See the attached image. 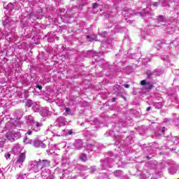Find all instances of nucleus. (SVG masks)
<instances>
[{"label": "nucleus", "mask_w": 179, "mask_h": 179, "mask_svg": "<svg viewBox=\"0 0 179 179\" xmlns=\"http://www.w3.org/2000/svg\"><path fill=\"white\" fill-rule=\"evenodd\" d=\"M71 1H73V0H71Z\"/></svg>", "instance_id": "nucleus-59"}, {"label": "nucleus", "mask_w": 179, "mask_h": 179, "mask_svg": "<svg viewBox=\"0 0 179 179\" xmlns=\"http://www.w3.org/2000/svg\"><path fill=\"white\" fill-rule=\"evenodd\" d=\"M74 146L76 150H79L81 148H83V144L82 143V141H80L79 142L76 143Z\"/></svg>", "instance_id": "nucleus-19"}, {"label": "nucleus", "mask_w": 179, "mask_h": 179, "mask_svg": "<svg viewBox=\"0 0 179 179\" xmlns=\"http://www.w3.org/2000/svg\"><path fill=\"white\" fill-rule=\"evenodd\" d=\"M24 143H29V142L27 141V137H25L24 138Z\"/></svg>", "instance_id": "nucleus-41"}, {"label": "nucleus", "mask_w": 179, "mask_h": 179, "mask_svg": "<svg viewBox=\"0 0 179 179\" xmlns=\"http://www.w3.org/2000/svg\"><path fill=\"white\" fill-rule=\"evenodd\" d=\"M155 73V76H160V75H162L164 71L162 69H157L154 71Z\"/></svg>", "instance_id": "nucleus-22"}, {"label": "nucleus", "mask_w": 179, "mask_h": 179, "mask_svg": "<svg viewBox=\"0 0 179 179\" xmlns=\"http://www.w3.org/2000/svg\"><path fill=\"white\" fill-rule=\"evenodd\" d=\"M83 125V123L81 124V126Z\"/></svg>", "instance_id": "nucleus-57"}, {"label": "nucleus", "mask_w": 179, "mask_h": 179, "mask_svg": "<svg viewBox=\"0 0 179 179\" xmlns=\"http://www.w3.org/2000/svg\"><path fill=\"white\" fill-rule=\"evenodd\" d=\"M152 110V107L149 106L147 108L146 111H150Z\"/></svg>", "instance_id": "nucleus-44"}, {"label": "nucleus", "mask_w": 179, "mask_h": 179, "mask_svg": "<svg viewBox=\"0 0 179 179\" xmlns=\"http://www.w3.org/2000/svg\"><path fill=\"white\" fill-rule=\"evenodd\" d=\"M107 162H108V159H106L105 161L103 159L101 160V165L102 166V169H106L107 167H108V164H107Z\"/></svg>", "instance_id": "nucleus-20"}, {"label": "nucleus", "mask_w": 179, "mask_h": 179, "mask_svg": "<svg viewBox=\"0 0 179 179\" xmlns=\"http://www.w3.org/2000/svg\"><path fill=\"white\" fill-rule=\"evenodd\" d=\"M142 86H145V89L150 90L153 89V85L150 83L146 82L145 80H143L141 82Z\"/></svg>", "instance_id": "nucleus-12"}, {"label": "nucleus", "mask_w": 179, "mask_h": 179, "mask_svg": "<svg viewBox=\"0 0 179 179\" xmlns=\"http://www.w3.org/2000/svg\"><path fill=\"white\" fill-rule=\"evenodd\" d=\"M114 176L115 177H117V178L124 177V172H122V171L121 170L115 171L114 172Z\"/></svg>", "instance_id": "nucleus-18"}, {"label": "nucleus", "mask_w": 179, "mask_h": 179, "mask_svg": "<svg viewBox=\"0 0 179 179\" xmlns=\"http://www.w3.org/2000/svg\"><path fill=\"white\" fill-rule=\"evenodd\" d=\"M150 59H147V62H150Z\"/></svg>", "instance_id": "nucleus-54"}, {"label": "nucleus", "mask_w": 179, "mask_h": 179, "mask_svg": "<svg viewBox=\"0 0 179 179\" xmlns=\"http://www.w3.org/2000/svg\"><path fill=\"white\" fill-rule=\"evenodd\" d=\"M115 141L116 146H118V145H130L131 142H128L129 141V138H127L126 140L124 141V140H122L121 136H117L115 137Z\"/></svg>", "instance_id": "nucleus-4"}, {"label": "nucleus", "mask_w": 179, "mask_h": 179, "mask_svg": "<svg viewBox=\"0 0 179 179\" xmlns=\"http://www.w3.org/2000/svg\"><path fill=\"white\" fill-rule=\"evenodd\" d=\"M80 159L82 162H86V160H87V156H86L85 154H81L80 156Z\"/></svg>", "instance_id": "nucleus-25"}, {"label": "nucleus", "mask_w": 179, "mask_h": 179, "mask_svg": "<svg viewBox=\"0 0 179 179\" xmlns=\"http://www.w3.org/2000/svg\"><path fill=\"white\" fill-rule=\"evenodd\" d=\"M124 87L126 88V89H129V87H131V85H129V84H125L124 85Z\"/></svg>", "instance_id": "nucleus-38"}, {"label": "nucleus", "mask_w": 179, "mask_h": 179, "mask_svg": "<svg viewBox=\"0 0 179 179\" xmlns=\"http://www.w3.org/2000/svg\"><path fill=\"white\" fill-rule=\"evenodd\" d=\"M113 89L114 90H120L121 86H120L119 85H116L114 86Z\"/></svg>", "instance_id": "nucleus-30"}, {"label": "nucleus", "mask_w": 179, "mask_h": 179, "mask_svg": "<svg viewBox=\"0 0 179 179\" xmlns=\"http://www.w3.org/2000/svg\"><path fill=\"white\" fill-rule=\"evenodd\" d=\"M39 13H41L39 14V16H41V15H43V12L41 11V10H39Z\"/></svg>", "instance_id": "nucleus-49"}, {"label": "nucleus", "mask_w": 179, "mask_h": 179, "mask_svg": "<svg viewBox=\"0 0 179 179\" xmlns=\"http://www.w3.org/2000/svg\"><path fill=\"white\" fill-rule=\"evenodd\" d=\"M36 88L39 89V90H41V89H43V87L41 85H36Z\"/></svg>", "instance_id": "nucleus-40"}, {"label": "nucleus", "mask_w": 179, "mask_h": 179, "mask_svg": "<svg viewBox=\"0 0 179 179\" xmlns=\"http://www.w3.org/2000/svg\"><path fill=\"white\" fill-rule=\"evenodd\" d=\"M92 8L96 9V8H99V4H97V3H92Z\"/></svg>", "instance_id": "nucleus-32"}, {"label": "nucleus", "mask_w": 179, "mask_h": 179, "mask_svg": "<svg viewBox=\"0 0 179 179\" xmlns=\"http://www.w3.org/2000/svg\"><path fill=\"white\" fill-rule=\"evenodd\" d=\"M27 134V135H31L32 132L31 131H28Z\"/></svg>", "instance_id": "nucleus-47"}, {"label": "nucleus", "mask_w": 179, "mask_h": 179, "mask_svg": "<svg viewBox=\"0 0 179 179\" xmlns=\"http://www.w3.org/2000/svg\"><path fill=\"white\" fill-rule=\"evenodd\" d=\"M41 176L42 177H48L50 176V170L48 169H41Z\"/></svg>", "instance_id": "nucleus-16"}, {"label": "nucleus", "mask_w": 179, "mask_h": 179, "mask_svg": "<svg viewBox=\"0 0 179 179\" xmlns=\"http://www.w3.org/2000/svg\"><path fill=\"white\" fill-rule=\"evenodd\" d=\"M87 40H89V41H93V40H94L93 38H91L90 36H89V35L87 36Z\"/></svg>", "instance_id": "nucleus-37"}, {"label": "nucleus", "mask_w": 179, "mask_h": 179, "mask_svg": "<svg viewBox=\"0 0 179 179\" xmlns=\"http://www.w3.org/2000/svg\"><path fill=\"white\" fill-rule=\"evenodd\" d=\"M145 166L150 170H153V169H156V162L153 161L148 162L145 164Z\"/></svg>", "instance_id": "nucleus-13"}, {"label": "nucleus", "mask_w": 179, "mask_h": 179, "mask_svg": "<svg viewBox=\"0 0 179 179\" xmlns=\"http://www.w3.org/2000/svg\"><path fill=\"white\" fill-rule=\"evenodd\" d=\"M38 108H40V106H38V105H37V104H36V103H34V104L33 105V109H34V110L37 111V110H38Z\"/></svg>", "instance_id": "nucleus-29"}, {"label": "nucleus", "mask_w": 179, "mask_h": 179, "mask_svg": "<svg viewBox=\"0 0 179 179\" xmlns=\"http://www.w3.org/2000/svg\"><path fill=\"white\" fill-rule=\"evenodd\" d=\"M6 24H9V19L6 20L3 22V26H6Z\"/></svg>", "instance_id": "nucleus-33"}, {"label": "nucleus", "mask_w": 179, "mask_h": 179, "mask_svg": "<svg viewBox=\"0 0 179 179\" xmlns=\"http://www.w3.org/2000/svg\"><path fill=\"white\" fill-rule=\"evenodd\" d=\"M66 113H68V108H65Z\"/></svg>", "instance_id": "nucleus-53"}, {"label": "nucleus", "mask_w": 179, "mask_h": 179, "mask_svg": "<svg viewBox=\"0 0 179 179\" xmlns=\"http://www.w3.org/2000/svg\"><path fill=\"white\" fill-rule=\"evenodd\" d=\"M159 174H163V173L162 171L159 172Z\"/></svg>", "instance_id": "nucleus-56"}, {"label": "nucleus", "mask_w": 179, "mask_h": 179, "mask_svg": "<svg viewBox=\"0 0 179 179\" xmlns=\"http://www.w3.org/2000/svg\"><path fill=\"white\" fill-rule=\"evenodd\" d=\"M75 177H76V176H75V175H74V176H72V175H71V178H75Z\"/></svg>", "instance_id": "nucleus-52"}, {"label": "nucleus", "mask_w": 179, "mask_h": 179, "mask_svg": "<svg viewBox=\"0 0 179 179\" xmlns=\"http://www.w3.org/2000/svg\"><path fill=\"white\" fill-rule=\"evenodd\" d=\"M176 127H179V125H176Z\"/></svg>", "instance_id": "nucleus-58"}, {"label": "nucleus", "mask_w": 179, "mask_h": 179, "mask_svg": "<svg viewBox=\"0 0 179 179\" xmlns=\"http://www.w3.org/2000/svg\"><path fill=\"white\" fill-rule=\"evenodd\" d=\"M153 5H154V6H157V2H155V3H153Z\"/></svg>", "instance_id": "nucleus-51"}, {"label": "nucleus", "mask_w": 179, "mask_h": 179, "mask_svg": "<svg viewBox=\"0 0 179 179\" xmlns=\"http://www.w3.org/2000/svg\"><path fill=\"white\" fill-rule=\"evenodd\" d=\"M174 73H176V75H179V70L175 71Z\"/></svg>", "instance_id": "nucleus-46"}, {"label": "nucleus", "mask_w": 179, "mask_h": 179, "mask_svg": "<svg viewBox=\"0 0 179 179\" xmlns=\"http://www.w3.org/2000/svg\"><path fill=\"white\" fill-rule=\"evenodd\" d=\"M166 131V127H163L162 129V133L164 134V131Z\"/></svg>", "instance_id": "nucleus-45"}, {"label": "nucleus", "mask_w": 179, "mask_h": 179, "mask_svg": "<svg viewBox=\"0 0 179 179\" xmlns=\"http://www.w3.org/2000/svg\"><path fill=\"white\" fill-rule=\"evenodd\" d=\"M153 76H156L155 71L150 72V73H147V78L148 79H152V77H153Z\"/></svg>", "instance_id": "nucleus-24"}, {"label": "nucleus", "mask_w": 179, "mask_h": 179, "mask_svg": "<svg viewBox=\"0 0 179 179\" xmlns=\"http://www.w3.org/2000/svg\"><path fill=\"white\" fill-rule=\"evenodd\" d=\"M73 134V131L72 129L69 130V131H68L69 135H72Z\"/></svg>", "instance_id": "nucleus-39"}, {"label": "nucleus", "mask_w": 179, "mask_h": 179, "mask_svg": "<svg viewBox=\"0 0 179 179\" xmlns=\"http://www.w3.org/2000/svg\"><path fill=\"white\" fill-rule=\"evenodd\" d=\"M68 115H73V112L71 111L70 108H68Z\"/></svg>", "instance_id": "nucleus-35"}, {"label": "nucleus", "mask_w": 179, "mask_h": 179, "mask_svg": "<svg viewBox=\"0 0 179 179\" xmlns=\"http://www.w3.org/2000/svg\"><path fill=\"white\" fill-rule=\"evenodd\" d=\"M161 59H162V61H167V62H170V59L169 58V56H167V55L162 56L161 57Z\"/></svg>", "instance_id": "nucleus-26"}, {"label": "nucleus", "mask_w": 179, "mask_h": 179, "mask_svg": "<svg viewBox=\"0 0 179 179\" xmlns=\"http://www.w3.org/2000/svg\"><path fill=\"white\" fill-rule=\"evenodd\" d=\"M176 44H178V41H172L170 45H176Z\"/></svg>", "instance_id": "nucleus-34"}, {"label": "nucleus", "mask_w": 179, "mask_h": 179, "mask_svg": "<svg viewBox=\"0 0 179 179\" xmlns=\"http://www.w3.org/2000/svg\"><path fill=\"white\" fill-rule=\"evenodd\" d=\"M155 22L157 23H165L162 26V27L164 29V30H165V31H168V33H170L171 34H173V33L176 31V24H177V22L176 21L168 22L167 17H166V15H160L157 16Z\"/></svg>", "instance_id": "nucleus-1"}, {"label": "nucleus", "mask_w": 179, "mask_h": 179, "mask_svg": "<svg viewBox=\"0 0 179 179\" xmlns=\"http://www.w3.org/2000/svg\"><path fill=\"white\" fill-rule=\"evenodd\" d=\"M154 145H155V148H159V145H157V143H154Z\"/></svg>", "instance_id": "nucleus-50"}, {"label": "nucleus", "mask_w": 179, "mask_h": 179, "mask_svg": "<svg viewBox=\"0 0 179 179\" xmlns=\"http://www.w3.org/2000/svg\"><path fill=\"white\" fill-rule=\"evenodd\" d=\"M137 170L141 173H138L140 176V178L141 179H147L149 176V172H148V170H142V168L139 167V165L137 166Z\"/></svg>", "instance_id": "nucleus-6"}, {"label": "nucleus", "mask_w": 179, "mask_h": 179, "mask_svg": "<svg viewBox=\"0 0 179 179\" xmlns=\"http://www.w3.org/2000/svg\"><path fill=\"white\" fill-rule=\"evenodd\" d=\"M32 127L36 131V132H38V131H40V127H41V124H40L38 122H34L32 123Z\"/></svg>", "instance_id": "nucleus-14"}, {"label": "nucleus", "mask_w": 179, "mask_h": 179, "mask_svg": "<svg viewBox=\"0 0 179 179\" xmlns=\"http://www.w3.org/2000/svg\"><path fill=\"white\" fill-rule=\"evenodd\" d=\"M171 141H172L173 143H174L175 145H178L179 138L177 136H172Z\"/></svg>", "instance_id": "nucleus-23"}, {"label": "nucleus", "mask_w": 179, "mask_h": 179, "mask_svg": "<svg viewBox=\"0 0 179 179\" xmlns=\"http://www.w3.org/2000/svg\"><path fill=\"white\" fill-rule=\"evenodd\" d=\"M153 107H155V108H157L158 110H160V108H162V107H163V103L162 102H154L152 103Z\"/></svg>", "instance_id": "nucleus-17"}, {"label": "nucleus", "mask_w": 179, "mask_h": 179, "mask_svg": "<svg viewBox=\"0 0 179 179\" xmlns=\"http://www.w3.org/2000/svg\"><path fill=\"white\" fill-rule=\"evenodd\" d=\"M24 160H26V154L24 152L20 153L17 160V163L22 166Z\"/></svg>", "instance_id": "nucleus-11"}, {"label": "nucleus", "mask_w": 179, "mask_h": 179, "mask_svg": "<svg viewBox=\"0 0 179 179\" xmlns=\"http://www.w3.org/2000/svg\"><path fill=\"white\" fill-rule=\"evenodd\" d=\"M88 170H90V173H94L96 171V166H91Z\"/></svg>", "instance_id": "nucleus-28"}, {"label": "nucleus", "mask_w": 179, "mask_h": 179, "mask_svg": "<svg viewBox=\"0 0 179 179\" xmlns=\"http://www.w3.org/2000/svg\"><path fill=\"white\" fill-rule=\"evenodd\" d=\"M73 169H76V170H78V171H80V174H82L83 171H87V170H89V169H87V166L80 164H78L76 166H73Z\"/></svg>", "instance_id": "nucleus-10"}, {"label": "nucleus", "mask_w": 179, "mask_h": 179, "mask_svg": "<svg viewBox=\"0 0 179 179\" xmlns=\"http://www.w3.org/2000/svg\"><path fill=\"white\" fill-rule=\"evenodd\" d=\"M27 107H30L31 106H33V101L28 100L26 103Z\"/></svg>", "instance_id": "nucleus-27"}, {"label": "nucleus", "mask_w": 179, "mask_h": 179, "mask_svg": "<svg viewBox=\"0 0 179 179\" xmlns=\"http://www.w3.org/2000/svg\"><path fill=\"white\" fill-rule=\"evenodd\" d=\"M8 6H12V3L8 4Z\"/></svg>", "instance_id": "nucleus-55"}, {"label": "nucleus", "mask_w": 179, "mask_h": 179, "mask_svg": "<svg viewBox=\"0 0 179 179\" xmlns=\"http://www.w3.org/2000/svg\"><path fill=\"white\" fill-rule=\"evenodd\" d=\"M112 101L113 103H115V101H117V98H113Z\"/></svg>", "instance_id": "nucleus-43"}, {"label": "nucleus", "mask_w": 179, "mask_h": 179, "mask_svg": "<svg viewBox=\"0 0 179 179\" xmlns=\"http://www.w3.org/2000/svg\"><path fill=\"white\" fill-rule=\"evenodd\" d=\"M167 163L169 166V168L168 169V171L169 174H171L172 176H173V174H176V173L178 171L179 166L178 164H176L174 161H171V160L168 161Z\"/></svg>", "instance_id": "nucleus-3"}, {"label": "nucleus", "mask_w": 179, "mask_h": 179, "mask_svg": "<svg viewBox=\"0 0 179 179\" xmlns=\"http://www.w3.org/2000/svg\"><path fill=\"white\" fill-rule=\"evenodd\" d=\"M175 49L176 50V51H179V45H178V46L176 45Z\"/></svg>", "instance_id": "nucleus-42"}, {"label": "nucleus", "mask_w": 179, "mask_h": 179, "mask_svg": "<svg viewBox=\"0 0 179 179\" xmlns=\"http://www.w3.org/2000/svg\"><path fill=\"white\" fill-rule=\"evenodd\" d=\"M151 158H152V157H149V155H147V156H146V159H148V160H150Z\"/></svg>", "instance_id": "nucleus-48"}, {"label": "nucleus", "mask_w": 179, "mask_h": 179, "mask_svg": "<svg viewBox=\"0 0 179 179\" xmlns=\"http://www.w3.org/2000/svg\"><path fill=\"white\" fill-rule=\"evenodd\" d=\"M50 162L47 159L35 160L31 164L32 170H34L35 173H38L40 170H43L45 167H50Z\"/></svg>", "instance_id": "nucleus-2"}, {"label": "nucleus", "mask_w": 179, "mask_h": 179, "mask_svg": "<svg viewBox=\"0 0 179 179\" xmlns=\"http://www.w3.org/2000/svg\"><path fill=\"white\" fill-rule=\"evenodd\" d=\"M6 138L7 139H15V138H16V132L15 131H11V132H9L6 134Z\"/></svg>", "instance_id": "nucleus-15"}, {"label": "nucleus", "mask_w": 179, "mask_h": 179, "mask_svg": "<svg viewBox=\"0 0 179 179\" xmlns=\"http://www.w3.org/2000/svg\"><path fill=\"white\" fill-rule=\"evenodd\" d=\"M55 125L57 127H64L66 125V119L64 117H59L55 122Z\"/></svg>", "instance_id": "nucleus-7"}, {"label": "nucleus", "mask_w": 179, "mask_h": 179, "mask_svg": "<svg viewBox=\"0 0 179 179\" xmlns=\"http://www.w3.org/2000/svg\"><path fill=\"white\" fill-rule=\"evenodd\" d=\"M46 179H54V176L53 175H51L50 174Z\"/></svg>", "instance_id": "nucleus-36"}, {"label": "nucleus", "mask_w": 179, "mask_h": 179, "mask_svg": "<svg viewBox=\"0 0 179 179\" xmlns=\"http://www.w3.org/2000/svg\"><path fill=\"white\" fill-rule=\"evenodd\" d=\"M5 157L7 160H8V159H10V154L9 152L6 153Z\"/></svg>", "instance_id": "nucleus-31"}, {"label": "nucleus", "mask_w": 179, "mask_h": 179, "mask_svg": "<svg viewBox=\"0 0 179 179\" xmlns=\"http://www.w3.org/2000/svg\"><path fill=\"white\" fill-rule=\"evenodd\" d=\"M33 146H34V148H41V149H45V144L40 140H35L33 143Z\"/></svg>", "instance_id": "nucleus-9"}, {"label": "nucleus", "mask_w": 179, "mask_h": 179, "mask_svg": "<svg viewBox=\"0 0 179 179\" xmlns=\"http://www.w3.org/2000/svg\"><path fill=\"white\" fill-rule=\"evenodd\" d=\"M167 47H169V45L160 41H156V45H155V48H157V50H158V51L163 50L164 48H167Z\"/></svg>", "instance_id": "nucleus-8"}, {"label": "nucleus", "mask_w": 179, "mask_h": 179, "mask_svg": "<svg viewBox=\"0 0 179 179\" xmlns=\"http://www.w3.org/2000/svg\"><path fill=\"white\" fill-rule=\"evenodd\" d=\"M101 145L95 143L94 145L87 144L86 146L87 150H90V152H93V150H100L101 149Z\"/></svg>", "instance_id": "nucleus-5"}, {"label": "nucleus", "mask_w": 179, "mask_h": 179, "mask_svg": "<svg viewBox=\"0 0 179 179\" xmlns=\"http://www.w3.org/2000/svg\"><path fill=\"white\" fill-rule=\"evenodd\" d=\"M99 179H110V176H108V175H107V173H100L99 176Z\"/></svg>", "instance_id": "nucleus-21"}]
</instances>
